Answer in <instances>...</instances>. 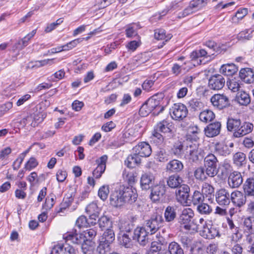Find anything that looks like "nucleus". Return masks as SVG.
<instances>
[{"instance_id": "nucleus-1", "label": "nucleus", "mask_w": 254, "mask_h": 254, "mask_svg": "<svg viewBox=\"0 0 254 254\" xmlns=\"http://www.w3.org/2000/svg\"><path fill=\"white\" fill-rule=\"evenodd\" d=\"M163 98L162 94L152 96L141 106L139 110V114L142 116H146L153 111V114L158 115L162 112L164 107L161 105Z\"/></svg>"}, {"instance_id": "nucleus-2", "label": "nucleus", "mask_w": 254, "mask_h": 254, "mask_svg": "<svg viewBox=\"0 0 254 254\" xmlns=\"http://www.w3.org/2000/svg\"><path fill=\"white\" fill-rule=\"evenodd\" d=\"M185 157L190 162H197L203 158V151L198 144L190 142L187 146Z\"/></svg>"}, {"instance_id": "nucleus-3", "label": "nucleus", "mask_w": 254, "mask_h": 254, "mask_svg": "<svg viewBox=\"0 0 254 254\" xmlns=\"http://www.w3.org/2000/svg\"><path fill=\"white\" fill-rule=\"evenodd\" d=\"M171 127V125L165 120L158 123L154 127L151 138L152 140L158 141V143H162L165 137L160 133H163L164 134H171L172 129L170 127Z\"/></svg>"}, {"instance_id": "nucleus-4", "label": "nucleus", "mask_w": 254, "mask_h": 254, "mask_svg": "<svg viewBox=\"0 0 254 254\" xmlns=\"http://www.w3.org/2000/svg\"><path fill=\"white\" fill-rule=\"evenodd\" d=\"M194 214L192 209L190 208H184L180 214L178 222L180 227L186 231H190L191 227L194 228L193 224Z\"/></svg>"}, {"instance_id": "nucleus-5", "label": "nucleus", "mask_w": 254, "mask_h": 254, "mask_svg": "<svg viewBox=\"0 0 254 254\" xmlns=\"http://www.w3.org/2000/svg\"><path fill=\"white\" fill-rule=\"evenodd\" d=\"M164 220L158 214L153 215L145 221L144 227L151 235L155 234L163 225Z\"/></svg>"}, {"instance_id": "nucleus-6", "label": "nucleus", "mask_w": 254, "mask_h": 254, "mask_svg": "<svg viewBox=\"0 0 254 254\" xmlns=\"http://www.w3.org/2000/svg\"><path fill=\"white\" fill-rule=\"evenodd\" d=\"M188 113L187 107L182 103L174 104L170 109L171 117L175 120H183L187 117Z\"/></svg>"}, {"instance_id": "nucleus-7", "label": "nucleus", "mask_w": 254, "mask_h": 254, "mask_svg": "<svg viewBox=\"0 0 254 254\" xmlns=\"http://www.w3.org/2000/svg\"><path fill=\"white\" fill-rule=\"evenodd\" d=\"M210 101L213 106L219 110H222L230 106L228 97L222 94H216L212 96Z\"/></svg>"}, {"instance_id": "nucleus-8", "label": "nucleus", "mask_w": 254, "mask_h": 254, "mask_svg": "<svg viewBox=\"0 0 254 254\" xmlns=\"http://www.w3.org/2000/svg\"><path fill=\"white\" fill-rule=\"evenodd\" d=\"M148 234L150 233L144 227H137L134 231L132 238L137 241L140 245L145 246L148 243Z\"/></svg>"}, {"instance_id": "nucleus-9", "label": "nucleus", "mask_w": 254, "mask_h": 254, "mask_svg": "<svg viewBox=\"0 0 254 254\" xmlns=\"http://www.w3.org/2000/svg\"><path fill=\"white\" fill-rule=\"evenodd\" d=\"M225 83V79L221 74H215L210 77L208 81L210 89L219 90L223 88Z\"/></svg>"}, {"instance_id": "nucleus-10", "label": "nucleus", "mask_w": 254, "mask_h": 254, "mask_svg": "<svg viewBox=\"0 0 254 254\" xmlns=\"http://www.w3.org/2000/svg\"><path fill=\"white\" fill-rule=\"evenodd\" d=\"M120 188L123 195L122 197L125 200V203L131 204L136 201L137 194L135 190H132L131 188L124 186H121Z\"/></svg>"}, {"instance_id": "nucleus-11", "label": "nucleus", "mask_w": 254, "mask_h": 254, "mask_svg": "<svg viewBox=\"0 0 254 254\" xmlns=\"http://www.w3.org/2000/svg\"><path fill=\"white\" fill-rule=\"evenodd\" d=\"M190 187L185 184L182 185L176 191V198L182 204H186L189 196Z\"/></svg>"}, {"instance_id": "nucleus-12", "label": "nucleus", "mask_w": 254, "mask_h": 254, "mask_svg": "<svg viewBox=\"0 0 254 254\" xmlns=\"http://www.w3.org/2000/svg\"><path fill=\"white\" fill-rule=\"evenodd\" d=\"M133 152H135L139 157H146L150 155L152 149L150 145L147 142H142L133 148Z\"/></svg>"}, {"instance_id": "nucleus-13", "label": "nucleus", "mask_w": 254, "mask_h": 254, "mask_svg": "<svg viewBox=\"0 0 254 254\" xmlns=\"http://www.w3.org/2000/svg\"><path fill=\"white\" fill-rule=\"evenodd\" d=\"M243 182V179L240 172L235 171L229 174L228 183L230 188H239L242 184Z\"/></svg>"}, {"instance_id": "nucleus-14", "label": "nucleus", "mask_w": 254, "mask_h": 254, "mask_svg": "<svg viewBox=\"0 0 254 254\" xmlns=\"http://www.w3.org/2000/svg\"><path fill=\"white\" fill-rule=\"evenodd\" d=\"M248 197L241 191L234 190L231 194V200L237 206L241 207L246 202V198Z\"/></svg>"}, {"instance_id": "nucleus-15", "label": "nucleus", "mask_w": 254, "mask_h": 254, "mask_svg": "<svg viewBox=\"0 0 254 254\" xmlns=\"http://www.w3.org/2000/svg\"><path fill=\"white\" fill-rule=\"evenodd\" d=\"M108 159V156L106 155L102 156L98 160L96 161L98 166L93 171V176L97 179L100 178L102 174L104 172L106 167V162Z\"/></svg>"}, {"instance_id": "nucleus-16", "label": "nucleus", "mask_w": 254, "mask_h": 254, "mask_svg": "<svg viewBox=\"0 0 254 254\" xmlns=\"http://www.w3.org/2000/svg\"><path fill=\"white\" fill-rule=\"evenodd\" d=\"M231 194L228 191L225 189H221L218 190L216 194V200L217 202L222 206L228 205L230 203Z\"/></svg>"}, {"instance_id": "nucleus-17", "label": "nucleus", "mask_w": 254, "mask_h": 254, "mask_svg": "<svg viewBox=\"0 0 254 254\" xmlns=\"http://www.w3.org/2000/svg\"><path fill=\"white\" fill-rule=\"evenodd\" d=\"M165 191L166 186L164 184L155 185L151 188L150 198L154 201H158L163 196Z\"/></svg>"}, {"instance_id": "nucleus-18", "label": "nucleus", "mask_w": 254, "mask_h": 254, "mask_svg": "<svg viewBox=\"0 0 254 254\" xmlns=\"http://www.w3.org/2000/svg\"><path fill=\"white\" fill-rule=\"evenodd\" d=\"M120 187L119 189L115 190L110 195V200L112 205L115 207H120L125 204V200L122 197Z\"/></svg>"}, {"instance_id": "nucleus-19", "label": "nucleus", "mask_w": 254, "mask_h": 254, "mask_svg": "<svg viewBox=\"0 0 254 254\" xmlns=\"http://www.w3.org/2000/svg\"><path fill=\"white\" fill-rule=\"evenodd\" d=\"M253 128L254 125L253 124L249 122H244L242 124H241L239 129L233 133V136L237 138L242 137L251 133Z\"/></svg>"}, {"instance_id": "nucleus-20", "label": "nucleus", "mask_w": 254, "mask_h": 254, "mask_svg": "<svg viewBox=\"0 0 254 254\" xmlns=\"http://www.w3.org/2000/svg\"><path fill=\"white\" fill-rule=\"evenodd\" d=\"M221 126L219 122L210 124L204 129L205 135L209 137L217 135L220 132Z\"/></svg>"}, {"instance_id": "nucleus-21", "label": "nucleus", "mask_w": 254, "mask_h": 254, "mask_svg": "<svg viewBox=\"0 0 254 254\" xmlns=\"http://www.w3.org/2000/svg\"><path fill=\"white\" fill-rule=\"evenodd\" d=\"M244 192L248 197L254 198V178L247 179L243 185Z\"/></svg>"}, {"instance_id": "nucleus-22", "label": "nucleus", "mask_w": 254, "mask_h": 254, "mask_svg": "<svg viewBox=\"0 0 254 254\" xmlns=\"http://www.w3.org/2000/svg\"><path fill=\"white\" fill-rule=\"evenodd\" d=\"M182 178L178 174L170 176L167 180L168 186L172 189H178L183 183Z\"/></svg>"}, {"instance_id": "nucleus-23", "label": "nucleus", "mask_w": 254, "mask_h": 254, "mask_svg": "<svg viewBox=\"0 0 254 254\" xmlns=\"http://www.w3.org/2000/svg\"><path fill=\"white\" fill-rule=\"evenodd\" d=\"M64 239L66 242L70 241L71 243L76 244H80L83 242L84 243L86 241L84 235L77 233H68L65 236Z\"/></svg>"}, {"instance_id": "nucleus-24", "label": "nucleus", "mask_w": 254, "mask_h": 254, "mask_svg": "<svg viewBox=\"0 0 254 254\" xmlns=\"http://www.w3.org/2000/svg\"><path fill=\"white\" fill-rule=\"evenodd\" d=\"M239 76L241 79L247 83L254 81V74L251 68H242L239 72Z\"/></svg>"}, {"instance_id": "nucleus-25", "label": "nucleus", "mask_w": 254, "mask_h": 254, "mask_svg": "<svg viewBox=\"0 0 254 254\" xmlns=\"http://www.w3.org/2000/svg\"><path fill=\"white\" fill-rule=\"evenodd\" d=\"M215 151L216 153L222 156H226L230 154L232 150L227 146L225 142H219L215 144Z\"/></svg>"}, {"instance_id": "nucleus-26", "label": "nucleus", "mask_w": 254, "mask_h": 254, "mask_svg": "<svg viewBox=\"0 0 254 254\" xmlns=\"http://www.w3.org/2000/svg\"><path fill=\"white\" fill-rule=\"evenodd\" d=\"M43 119L40 120L37 119L35 116L30 115L27 116L26 118H23L20 122V123L27 127H36L39 123L41 122Z\"/></svg>"}, {"instance_id": "nucleus-27", "label": "nucleus", "mask_w": 254, "mask_h": 254, "mask_svg": "<svg viewBox=\"0 0 254 254\" xmlns=\"http://www.w3.org/2000/svg\"><path fill=\"white\" fill-rule=\"evenodd\" d=\"M184 168L182 162L178 160L174 159L170 161L166 166V169L171 172H179Z\"/></svg>"}, {"instance_id": "nucleus-28", "label": "nucleus", "mask_w": 254, "mask_h": 254, "mask_svg": "<svg viewBox=\"0 0 254 254\" xmlns=\"http://www.w3.org/2000/svg\"><path fill=\"white\" fill-rule=\"evenodd\" d=\"M236 100L240 105L247 106L250 103L251 98L248 93L245 91H241L237 93Z\"/></svg>"}, {"instance_id": "nucleus-29", "label": "nucleus", "mask_w": 254, "mask_h": 254, "mask_svg": "<svg viewBox=\"0 0 254 254\" xmlns=\"http://www.w3.org/2000/svg\"><path fill=\"white\" fill-rule=\"evenodd\" d=\"M186 62H185L181 65L177 63L174 64L171 68L172 73L175 76H177L183 72L185 73L188 71L189 68L186 66Z\"/></svg>"}, {"instance_id": "nucleus-30", "label": "nucleus", "mask_w": 254, "mask_h": 254, "mask_svg": "<svg viewBox=\"0 0 254 254\" xmlns=\"http://www.w3.org/2000/svg\"><path fill=\"white\" fill-rule=\"evenodd\" d=\"M241 121L239 119L228 118L227 123V127L229 131L235 132L241 126Z\"/></svg>"}, {"instance_id": "nucleus-31", "label": "nucleus", "mask_w": 254, "mask_h": 254, "mask_svg": "<svg viewBox=\"0 0 254 254\" xmlns=\"http://www.w3.org/2000/svg\"><path fill=\"white\" fill-rule=\"evenodd\" d=\"M188 108L191 112H195L200 110L203 107V104L199 99L192 98L190 99L188 103Z\"/></svg>"}, {"instance_id": "nucleus-32", "label": "nucleus", "mask_w": 254, "mask_h": 254, "mask_svg": "<svg viewBox=\"0 0 254 254\" xmlns=\"http://www.w3.org/2000/svg\"><path fill=\"white\" fill-rule=\"evenodd\" d=\"M140 163L141 159L137 154H135V152L129 155L125 161V163L129 168H134L135 166L140 164Z\"/></svg>"}, {"instance_id": "nucleus-33", "label": "nucleus", "mask_w": 254, "mask_h": 254, "mask_svg": "<svg viewBox=\"0 0 254 254\" xmlns=\"http://www.w3.org/2000/svg\"><path fill=\"white\" fill-rule=\"evenodd\" d=\"M238 69L235 64H233L223 65L220 69V72L224 75L230 76L235 74Z\"/></svg>"}, {"instance_id": "nucleus-34", "label": "nucleus", "mask_w": 254, "mask_h": 254, "mask_svg": "<svg viewBox=\"0 0 254 254\" xmlns=\"http://www.w3.org/2000/svg\"><path fill=\"white\" fill-rule=\"evenodd\" d=\"M154 180L153 177L148 174H144L140 179V186L142 190H147Z\"/></svg>"}, {"instance_id": "nucleus-35", "label": "nucleus", "mask_w": 254, "mask_h": 254, "mask_svg": "<svg viewBox=\"0 0 254 254\" xmlns=\"http://www.w3.org/2000/svg\"><path fill=\"white\" fill-rule=\"evenodd\" d=\"M244 231L247 233H254V216H249L244 220Z\"/></svg>"}, {"instance_id": "nucleus-36", "label": "nucleus", "mask_w": 254, "mask_h": 254, "mask_svg": "<svg viewBox=\"0 0 254 254\" xmlns=\"http://www.w3.org/2000/svg\"><path fill=\"white\" fill-rule=\"evenodd\" d=\"M192 225H194V228L191 227L190 231L191 232H196L198 231L203 230L207 227L206 223L202 218L198 220L194 218Z\"/></svg>"}, {"instance_id": "nucleus-37", "label": "nucleus", "mask_w": 254, "mask_h": 254, "mask_svg": "<svg viewBox=\"0 0 254 254\" xmlns=\"http://www.w3.org/2000/svg\"><path fill=\"white\" fill-rule=\"evenodd\" d=\"M199 118L201 122L207 123L211 122L215 118V115L212 111L206 110L200 113Z\"/></svg>"}, {"instance_id": "nucleus-38", "label": "nucleus", "mask_w": 254, "mask_h": 254, "mask_svg": "<svg viewBox=\"0 0 254 254\" xmlns=\"http://www.w3.org/2000/svg\"><path fill=\"white\" fill-rule=\"evenodd\" d=\"M246 156L243 152H238L233 156V162L238 167H242L246 164Z\"/></svg>"}, {"instance_id": "nucleus-39", "label": "nucleus", "mask_w": 254, "mask_h": 254, "mask_svg": "<svg viewBox=\"0 0 254 254\" xmlns=\"http://www.w3.org/2000/svg\"><path fill=\"white\" fill-rule=\"evenodd\" d=\"M165 220L167 222L173 221L176 217V209L174 206H168L164 213Z\"/></svg>"}, {"instance_id": "nucleus-40", "label": "nucleus", "mask_w": 254, "mask_h": 254, "mask_svg": "<svg viewBox=\"0 0 254 254\" xmlns=\"http://www.w3.org/2000/svg\"><path fill=\"white\" fill-rule=\"evenodd\" d=\"M118 228L121 233H130L133 228V224L131 222L121 220L119 222Z\"/></svg>"}, {"instance_id": "nucleus-41", "label": "nucleus", "mask_w": 254, "mask_h": 254, "mask_svg": "<svg viewBox=\"0 0 254 254\" xmlns=\"http://www.w3.org/2000/svg\"><path fill=\"white\" fill-rule=\"evenodd\" d=\"M111 244V243L99 239L97 252L99 254H107L110 251Z\"/></svg>"}, {"instance_id": "nucleus-42", "label": "nucleus", "mask_w": 254, "mask_h": 254, "mask_svg": "<svg viewBox=\"0 0 254 254\" xmlns=\"http://www.w3.org/2000/svg\"><path fill=\"white\" fill-rule=\"evenodd\" d=\"M253 31L251 29H246L240 32L237 35L238 40L242 42L250 40L253 37L252 35Z\"/></svg>"}, {"instance_id": "nucleus-43", "label": "nucleus", "mask_w": 254, "mask_h": 254, "mask_svg": "<svg viewBox=\"0 0 254 254\" xmlns=\"http://www.w3.org/2000/svg\"><path fill=\"white\" fill-rule=\"evenodd\" d=\"M227 223L229 228L231 230H234V235H232V241L235 242L242 238V235L239 233L238 228L235 226L233 221L231 219L227 218Z\"/></svg>"}, {"instance_id": "nucleus-44", "label": "nucleus", "mask_w": 254, "mask_h": 254, "mask_svg": "<svg viewBox=\"0 0 254 254\" xmlns=\"http://www.w3.org/2000/svg\"><path fill=\"white\" fill-rule=\"evenodd\" d=\"M168 251L170 254H184L182 248L175 242L170 243L168 246Z\"/></svg>"}, {"instance_id": "nucleus-45", "label": "nucleus", "mask_w": 254, "mask_h": 254, "mask_svg": "<svg viewBox=\"0 0 254 254\" xmlns=\"http://www.w3.org/2000/svg\"><path fill=\"white\" fill-rule=\"evenodd\" d=\"M100 240L110 243H113L115 240L114 231L111 228L107 229L104 232Z\"/></svg>"}, {"instance_id": "nucleus-46", "label": "nucleus", "mask_w": 254, "mask_h": 254, "mask_svg": "<svg viewBox=\"0 0 254 254\" xmlns=\"http://www.w3.org/2000/svg\"><path fill=\"white\" fill-rule=\"evenodd\" d=\"M214 55V53L205 49H200L198 51H193L191 54L192 58H198L199 57H205L206 58Z\"/></svg>"}, {"instance_id": "nucleus-47", "label": "nucleus", "mask_w": 254, "mask_h": 254, "mask_svg": "<svg viewBox=\"0 0 254 254\" xmlns=\"http://www.w3.org/2000/svg\"><path fill=\"white\" fill-rule=\"evenodd\" d=\"M227 84L228 88L232 92H235L239 91L241 87V81L235 78H232L227 81Z\"/></svg>"}, {"instance_id": "nucleus-48", "label": "nucleus", "mask_w": 254, "mask_h": 254, "mask_svg": "<svg viewBox=\"0 0 254 254\" xmlns=\"http://www.w3.org/2000/svg\"><path fill=\"white\" fill-rule=\"evenodd\" d=\"M171 155L164 149H160L156 153V159L159 162H165L170 159Z\"/></svg>"}, {"instance_id": "nucleus-49", "label": "nucleus", "mask_w": 254, "mask_h": 254, "mask_svg": "<svg viewBox=\"0 0 254 254\" xmlns=\"http://www.w3.org/2000/svg\"><path fill=\"white\" fill-rule=\"evenodd\" d=\"M218 160L216 156L213 154H209L204 159V166L217 167Z\"/></svg>"}, {"instance_id": "nucleus-50", "label": "nucleus", "mask_w": 254, "mask_h": 254, "mask_svg": "<svg viewBox=\"0 0 254 254\" xmlns=\"http://www.w3.org/2000/svg\"><path fill=\"white\" fill-rule=\"evenodd\" d=\"M172 36L171 34L166 35V32L164 29H157L155 31L154 37L155 39L159 40H165V42L170 40Z\"/></svg>"}, {"instance_id": "nucleus-51", "label": "nucleus", "mask_w": 254, "mask_h": 254, "mask_svg": "<svg viewBox=\"0 0 254 254\" xmlns=\"http://www.w3.org/2000/svg\"><path fill=\"white\" fill-rule=\"evenodd\" d=\"M183 145L181 142L175 143L171 149L172 154L178 157H181L183 154Z\"/></svg>"}, {"instance_id": "nucleus-52", "label": "nucleus", "mask_w": 254, "mask_h": 254, "mask_svg": "<svg viewBox=\"0 0 254 254\" xmlns=\"http://www.w3.org/2000/svg\"><path fill=\"white\" fill-rule=\"evenodd\" d=\"M248 14V9L243 8L238 10L235 15L232 18L233 22L237 23L242 19Z\"/></svg>"}, {"instance_id": "nucleus-53", "label": "nucleus", "mask_w": 254, "mask_h": 254, "mask_svg": "<svg viewBox=\"0 0 254 254\" xmlns=\"http://www.w3.org/2000/svg\"><path fill=\"white\" fill-rule=\"evenodd\" d=\"M73 201V198L71 195L66 198H64L63 202L60 205L59 209L58 210L57 212L60 213L63 212L64 210H65L67 207H69L72 201Z\"/></svg>"}, {"instance_id": "nucleus-54", "label": "nucleus", "mask_w": 254, "mask_h": 254, "mask_svg": "<svg viewBox=\"0 0 254 254\" xmlns=\"http://www.w3.org/2000/svg\"><path fill=\"white\" fill-rule=\"evenodd\" d=\"M202 193L206 196L214 195V188L212 186L207 183H204L202 186Z\"/></svg>"}, {"instance_id": "nucleus-55", "label": "nucleus", "mask_w": 254, "mask_h": 254, "mask_svg": "<svg viewBox=\"0 0 254 254\" xmlns=\"http://www.w3.org/2000/svg\"><path fill=\"white\" fill-rule=\"evenodd\" d=\"M109 187L108 185H103L98 190V196L103 200H105L109 193Z\"/></svg>"}, {"instance_id": "nucleus-56", "label": "nucleus", "mask_w": 254, "mask_h": 254, "mask_svg": "<svg viewBox=\"0 0 254 254\" xmlns=\"http://www.w3.org/2000/svg\"><path fill=\"white\" fill-rule=\"evenodd\" d=\"M197 211L202 214H209L212 211V209L210 206L206 203H201L197 205Z\"/></svg>"}, {"instance_id": "nucleus-57", "label": "nucleus", "mask_w": 254, "mask_h": 254, "mask_svg": "<svg viewBox=\"0 0 254 254\" xmlns=\"http://www.w3.org/2000/svg\"><path fill=\"white\" fill-rule=\"evenodd\" d=\"M204 199V196L200 191L195 190L192 196V202L194 205H198L202 203Z\"/></svg>"}, {"instance_id": "nucleus-58", "label": "nucleus", "mask_w": 254, "mask_h": 254, "mask_svg": "<svg viewBox=\"0 0 254 254\" xmlns=\"http://www.w3.org/2000/svg\"><path fill=\"white\" fill-rule=\"evenodd\" d=\"M194 176L195 179L198 180L203 181L205 180L206 179V176L204 168L202 167H200L196 169L194 172Z\"/></svg>"}, {"instance_id": "nucleus-59", "label": "nucleus", "mask_w": 254, "mask_h": 254, "mask_svg": "<svg viewBox=\"0 0 254 254\" xmlns=\"http://www.w3.org/2000/svg\"><path fill=\"white\" fill-rule=\"evenodd\" d=\"M88 243H90L86 240V241L82 244L81 250L84 254H94L93 248L92 246L89 245Z\"/></svg>"}, {"instance_id": "nucleus-60", "label": "nucleus", "mask_w": 254, "mask_h": 254, "mask_svg": "<svg viewBox=\"0 0 254 254\" xmlns=\"http://www.w3.org/2000/svg\"><path fill=\"white\" fill-rule=\"evenodd\" d=\"M55 197L53 196H48L46 198L45 202L43 205V207L46 210H50L54 206L55 203Z\"/></svg>"}, {"instance_id": "nucleus-61", "label": "nucleus", "mask_w": 254, "mask_h": 254, "mask_svg": "<svg viewBox=\"0 0 254 254\" xmlns=\"http://www.w3.org/2000/svg\"><path fill=\"white\" fill-rule=\"evenodd\" d=\"M98 222L100 228L101 229L108 226L111 223L110 218L106 216L101 217L99 219Z\"/></svg>"}, {"instance_id": "nucleus-62", "label": "nucleus", "mask_w": 254, "mask_h": 254, "mask_svg": "<svg viewBox=\"0 0 254 254\" xmlns=\"http://www.w3.org/2000/svg\"><path fill=\"white\" fill-rule=\"evenodd\" d=\"M99 208L96 203L92 202L88 204L85 209L86 213L89 215L99 213Z\"/></svg>"}, {"instance_id": "nucleus-63", "label": "nucleus", "mask_w": 254, "mask_h": 254, "mask_svg": "<svg viewBox=\"0 0 254 254\" xmlns=\"http://www.w3.org/2000/svg\"><path fill=\"white\" fill-rule=\"evenodd\" d=\"M205 173L206 176L209 177H214L217 173V167L214 166H204Z\"/></svg>"}, {"instance_id": "nucleus-64", "label": "nucleus", "mask_w": 254, "mask_h": 254, "mask_svg": "<svg viewBox=\"0 0 254 254\" xmlns=\"http://www.w3.org/2000/svg\"><path fill=\"white\" fill-rule=\"evenodd\" d=\"M195 12V10L189 4V6H187L182 12L179 13L178 18H184L187 16L193 14Z\"/></svg>"}]
</instances>
